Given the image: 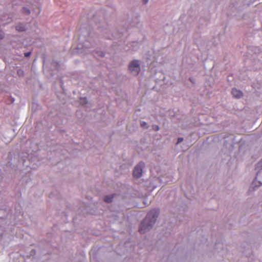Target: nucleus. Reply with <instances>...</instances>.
<instances>
[{
    "instance_id": "nucleus-8",
    "label": "nucleus",
    "mask_w": 262,
    "mask_h": 262,
    "mask_svg": "<svg viewBox=\"0 0 262 262\" xmlns=\"http://www.w3.org/2000/svg\"><path fill=\"white\" fill-rule=\"evenodd\" d=\"M113 196L111 195H106L104 198V201L106 203H111L112 202Z\"/></svg>"
},
{
    "instance_id": "nucleus-6",
    "label": "nucleus",
    "mask_w": 262,
    "mask_h": 262,
    "mask_svg": "<svg viewBox=\"0 0 262 262\" xmlns=\"http://www.w3.org/2000/svg\"><path fill=\"white\" fill-rule=\"evenodd\" d=\"M15 29L18 32H23L26 30V28L25 25L19 24L15 26Z\"/></svg>"
},
{
    "instance_id": "nucleus-19",
    "label": "nucleus",
    "mask_w": 262,
    "mask_h": 262,
    "mask_svg": "<svg viewBox=\"0 0 262 262\" xmlns=\"http://www.w3.org/2000/svg\"><path fill=\"white\" fill-rule=\"evenodd\" d=\"M100 55L101 56H104V54L102 52H100Z\"/></svg>"
},
{
    "instance_id": "nucleus-17",
    "label": "nucleus",
    "mask_w": 262,
    "mask_h": 262,
    "mask_svg": "<svg viewBox=\"0 0 262 262\" xmlns=\"http://www.w3.org/2000/svg\"><path fill=\"white\" fill-rule=\"evenodd\" d=\"M30 54H31L30 52H26V53H24V55L26 57H29L30 55Z\"/></svg>"
},
{
    "instance_id": "nucleus-12",
    "label": "nucleus",
    "mask_w": 262,
    "mask_h": 262,
    "mask_svg": "<svg viewBox=\"0 0 262 262\" xmlns=\"http://www.w3.org/2000/svg\"><path fill=\"white\" fill-rule=\"evenodd\" d=\"M17 74L19 77L23 76L24 75V71L20 69L17 70Z\"/></svg>"
},
{
    "instance_id": "nucleus-18",
    "label": "nucleus",
    "mask_w": 262,
    "mask_h": 262,
    "mask_svg": "<svg viewBox=\"0 0 262 262\" xmlns=\"http://www.w3.org/2000/svg\"><path fill=\"white\" fill-rule=\"evenodd\" d=\"M143 1V3L144 5H146L148 3L149 0H142Z\"/></svg>"
},
{
    "instance_id": "nucleus-1",
    "label": "nucleus",
    "mask_w": 262,
    "mask_h": 262,
    "mask_svg": "<svg viewBox=\"0 0 262 262\" xmlns=\"http://www.w3.org/2000/svg\"><path fill=\"white\" fill-rule=\"evenodd\" d=\"M159 213L160 210L159 209H154L148 212L139 227V231L141 234H144L152 228Z\"/></svg>"
},
{
    "instance_id": "nucleus-13",
    "label": "nucleus",
    "mask_w": 262,
    "mask_h": 262,
    "mask_svg": "<svg viewBox=\"0 0 262 262\" xmlns=\"http://www.w3.org/2000/svg\"><path fill=\"white\" fill-rule=\"evenodd\" d=\"M88 103V100L86 98H81V103L82 104H86Z\"/></svg>"
},
{
    "instance_id": "nucleus-16",
    "label": "nucleus",
    "mask_w": 262,
    "mask_h": 262,
    "mask_svg": "<svg viewBox=\"0 0 262 262\" xmlns=\"http://www.w3.org/2000/svg\"><path fill=\"white\" fill-rule=\"evenodd\" d=\"M153 128H154L155 130H156V131L159 130V129H160V128H159V126H158V125H154V126H153Z\"/></svg>"
},
{
    "instance_id": "nucleus-3",
    "label": "nucleus",
    "mask_w": 262,
    "mask_h": 262,
    "mask_svg": "<svg viewBox=\"0 0 262 262\" xmlns=\"http://www.w3.org/2000/svg\"><path fill=\"white\" fill-rule=\"evenodd\" d=\"M128 70L133 75H137L141 70L140 61L136 59L132 61L128 64Z\"/></svg>"
},
{
    "instance_id": "nucleus-20",
    "label": "nucleus",
    "mask_w": 262,
    "mask_h": 262,
    "mask_svg": "<svg viewBox=\"0 0 262 262\" xmlns=\"http://www.w3.org/2000/svg\"><path fill=\"white\" fill-rule=\"evenodd\" d=\"M3 210H0V213Z\"/></svg>"
},
{
    "instance_id": "nucleus-15",
    "label": "nucleus",
    "mask_w": 262,
    "mask_h": 262,
    "mask_svg": "<svg viewBox=\"0 0 262 262\" xmlns=\"http://www.w3.org/2000/svg\"><path fill=\"white\" fill-rule=\"evenodd\" d=\"M141 125L143 127L146 126V127L147 128V127L146 126L147 123L145 121H142L141 122Z\"/></svg>"
},
{
    "instance_id": "nucleus-9",
    "label": "nucleus",
    "mask_w": 262,
    "mask_h": 262,
    "mask_svg": "<svg viewBox=\"0 0 262 262\" xmlns=\"http://www.w3.org/2000/svg\"><path fill=\"white\" fill-rule=\"evenodd\" d=\"M22 12L26 15H29L30 14V10L27 7H23L22 9Z\"/></svg>"
},
{
    "instance_id": "nucleus-10",
    "label": "nucleus",
    "mask_w": 262,
    "mask_h": 262,
    "mask_svg": "<svg viewBox=\"0 0 262 262\" xmlns=\"http://www.w3.org/2000/svg\"><path fill=\"white\" fill-rule=\"evenodd\" d=\"M37 10H32V11L34 12V13H35L36 15H38L40 12V7L39 5H37Z\"/></svg>"
},
{
    "instance_id": "nucleus-4",
    "label": "nucleus",
    "mask_w": 262,
    "mask_h": 262,
    "mask_svg": "<svg viewBox=\"0 0 262 262\" xmlns=\"http://www.w3.org/2000/svg\"><path fill=\"white\" fill-rule=\"evenodd\" d=\"M145 166V164L143 162H139L135 167L133 170V174L135 178H139L142 176L143 168Z\"/></svg>"
},
{
    "instance_id": "nucleus-14",
    "label": "nucleus",
    "mask_w": 262,
    "mask_h": 262,
    "mask_svg": "<svg viewBox=\"0 0 262 262\" xmlns=\"http://www.w3.org/2000/svg\"><path fill=\"white\" fill-rule=\"evenodd\" d=\"M183 141V138H181V137H180L178 139V141H177V144H179L180 143H181V142H182Z\"/></svg>"
},
{
    "instance_id": "nucleus-5",
    "label": "nucleus",
    "mask_w": 262,
    "mask_h": 262,
    "mask_svg": "<svg viewBox=\"0 0 262 262\" xmlns=\"http://www.w3.org/2000/svg\"><path fill=\"white\" fill-rule=\"evenodd\" d=\"M231 93L233 96L235 98H240L243 96V92L236 88H233Z\"/></svg>"
},
{
    "instance_id": "nucleus-7",
    "label": "nucleus",
    "mask_w": 262,
    "mask_h": 262,
    "mask_svg": "<svg viewBox=\"0 0 262 262\" xmlns=\"http://www.w3.org/2000/svg\"><path fill=\"white\" fill-rule=\"evenodd\" d=\"M60 66V63L55 61H53L51 63L52 67L55 68V69L57 70H59Z\"/></svg>"
},
{
    "instance_id": "nucleus-2",
    "label": "nucleus",
    "mask_w": 262,
    "mask_h": 262,
    "mask_svg": "<svg viewBox=\"0 0 262 262\" xmlns=\"http://www.w3.org/2000/svg\"><path fill=\"white\" fill-rule=\"evenodd\" d=\"M256 169L258 170L255 180L253 182L252 187L249 188V191H253L254 187H259L262 185V159L257 164Z\"/></svg>"
},
{
    "instance_id": "nucleus-11",
    "label": "nucleus",
    "mask_w": 262,
    "mask_h": 262,
    "mask_svg": "<svg viewBox=\"0 0 262 262\" xmlns=\"http://www.w3.org/2000/svg\"><path fill=\"white\" fill-rule=\"evenodd\" d=\"M83 47L85 48H90L91 47V46H90V42L88 40H85L83 42Z\"/></svg>"
}]
</instances>
